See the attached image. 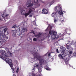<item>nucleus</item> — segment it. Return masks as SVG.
Here are the masks:
<instances>
[{
    "label": "nucleus",
    "instance_id": "27",
    "mask_svg": "<svg viewBox=\"0 0 76 76\" xmlns=\"http://www.w3.org/2000/svg\"><path fill=\"white\" fill-rule=\"evenodd\" d=\"M39 70V72L41 74V72H42V70H41V69H38Z\"/></svg>",
    "mask_w": 76,
    "mask_h": 76
},
{
    "label": "nucleus",
    "instance_id": "52",
    "mask_svg": "<svg viewBox=\"0 0 76 76\" xmlns=\"http://www.w3.org/2000/svg\"><path fill=\"white\" fill-rule=\"evenodd\" d=\"M60 41V40H58V41Z\"/></svg>",
    "mask_w": 76,
    "mask_h": 76
},
{
    "label": "nucleus",
    "instance_id": "29",
    "mask_svg": "<svg viewBox=\"0 0 76 76\" xmlns=\"http://www.w3.org/2000/svg\"><path fill=\"white\" fill-rule=\"evenodd\" d=\"M49 33L50 35H51V34H52V31H49Z\"/></svg>",
    "mask_w": 76,
    "mask_h": 76
},
{
    "label": "nucleus",
    "instance_id": "19",
    "mask_svg": "<svg viewBox=\"0 0 76 76\" xmlns=\"http://www.w3.org/2000/svg\"><path fill=\"white\" fill-rule=\"evenodd\" d=\"M41 33H39V34L36 35V37L37 38H39V37H40V36H41Z\"/></svg>",
    "mask_w": 76,
    "mask_h": 76
},
{
    "label": "nucleus",
    "instance_id": "47",
    "mask_svg": "<svg viewBox=\"0 0 76 76\" xmlns=\"http://www.w3.org/2000/svg\"><path fill=\"white\" fill-rule=\"evenodd\" d=\"M57 53H58V50L57 49Z\"/></svg>",
    "mask_w": 76,
    "mask_h": 76
},
{
    "label": "nucleus",
    "instance_id": "44",
    "mask_svg": "<svg viewBox=\"0 0 76 76\" xmlns=\"http://www.w3.org/2000/svg\"><path fill=\"white\" fill-rule=\"evenodd\" d=\"M33 34H34V35H35V32H34V31H33Z\"/></svg>",
    "mask_w": 76,
    "mask_h": 76
},
{
    "label": "nucleus",
    "instance_id": "31",
    "mask_svg": "<svg viewBox=\"0 0 76 76\" xmlns=\"http://www.w3.org/2000/svg\"><path fill=\"white\" fill-rule=\"evenodd\" d=\"M33 41H37V38H35L33 39Z\"/></svg>",
    "mask_w": 76,
    "mask_h": 76
},
{
    "label": "nucleus",
    "instance_id": "28",
    "mask_svg": "<svg viewBox=\"0 0 76 76\" xmlns=\"http://www.w3.org/2000/svg\"><path fill=\"white\" fill-rule=\"evenodd\" d=\"M48 27H50V29H52V28H53V27L52 26H51V25H50V24L49 25V26Z\"/></svg>",
    "mask_w": 76,
    "mask_h": 76
},
{
    "label": "nucleus",
    "instance_id": "20",
    "mask_svg": "<svg viewBox=\"0 0 76 76\" xmlns=\"http://www.w3.org/2000/svg\"><path fill=\"white\" fill-rule=\"evenodd\" d=\"M68 43L69 44V45H71L72 44V42L71 41H69L68 42Z\"/></svg>",
    "mask_w": 76,
    "mask_h": 76
},
{
    "label": "nucleus",
    "instance_id": "34",
    "mask_svg": "<svg viewBox=\"0 0 76 76\" xmlns=\"http://www.w3.org/2000/svg\"><path fill=\"white\" fill-rule=\"evenodd\" d=\"M9 15V14H6L5 15V17H7Z\"/></svg>",
    "mask_w": 76,
    "mask_h": 76
},
{
    "label": "nucleus",
    "instance_id": "53",
    "mask_svg": "<svg viewBox=\"0 0 76 76\" xmlns=\"http://www.w3.org/2000/svg\"><path fill=\"white\" fill-rule=\"evenodd\" d=\"M69 66H70V65H69Z\"/></svg>",
    "mask_w": 76,
    "mask_h": 76
},
{
    "label": "nucleus",
    "instance_id": "1",
    "mask_svg": "<svg viewBox=\"0 0 76 76\" xmlns=\"http://www.w3.org/2000/svg\"><path fill=\"white\" fill-rule=\"evenodd\" d=\"M33 54L34 57V58H37V60H39V62L40 65H42V64H44V61H45V60L44 59L43 56H41L40 55H39L38 56L35 53L33 52Z\"/></svg>",
    "mask_w": 76,
    "mask_h": 76
},
{
    "label": "nucleus",
    "instance_id": "16",
    "mask_svg": "<svg viewBox=\"0 0 76 76\" xmlns=\"http://www.w3.org/2000/svg\"><path fill=\"white\" fill-rule=\"evenodd\" d=\"M56 1V0H53L52 1H51L50 2H48V4H50V6H51V5H52L53 3L54 2V1Z\"/></svg>",
    "mask_w": 76,
    "mask_h": 76
},
{
    "label": "nucleus",
    "instance_id": "5",
    "mask_svg": "<svg viewBox=\"0 0 76 76\" xmlns=\"http://www.w3.org/2000/svg\"><path fill=\"white\" fill-rule=\"evenodd\" d=\"M61 53L62 54V55L63 56L65 55H67V53L69 52V51L66 49V48L62 46L61 47Z\"/></svg>",
    "mask_w": 76,
    "mask_h": 76
},
{
    "label": "nucleus",
    "instance_id": "45",
    "mask_svg": "<svg viewBox=\"0 0 76 76\" xmlns=\"http://www.w3.org/2000/svg\"><path fill=\"white\" fill-rule=\"evenodd\" d=\"M13 76H16V75H15V74H13Z\"/></svg>",
    "mask_w": 76,
    "mask_h": 76
},
{
    "label": "nucleus",
    "instance_id": "37",
    "mask_svg": "<svg viewBox=\"0 0 76 76\" xmlns=\"http://www.w3.org/2000/svg\"><path fill=\"white\" fill-rule=\"evenodd\" d=\"M16 27V26H14L12 28H15Z\"/></svg>",
    "mask_w": 76,
    "mask_h": 76
},
{
    "label": "nucleus",
    "instance_id": "12",
    "mask_svg": "<svg viewBox=\"0 0 76 76\" xmlns=\"http://www.w3.org/2000/svg\"><path fill=\"white\" fill-rule=\"evenodd\" d=\"M34 5V4L32 3H28V4H27L26 6L27 7H28L29 8V7H32Z\"/></svg>",
    "mask_w": 76,
    "mask_h": 76
},
{
    "label": "nucleus",
    "instance_id": "48",
    "mask_svg": "<svg viewBox=\"0 0 76 76\" xmlns=\"http://www.w3.org/2000/svg\"><path fill=\"white\" fill-rule=\"evenodd\" d=\"M35 69L34 68L32 69L33 70H34Z\"/></svg>",
    "mask_w": 76,
    "mask_h": 76
},
{
    "label": "nucleus",
    "instance_id": "11",
    "mask_svg": "<svg viewBox=\"0 0 76 76\" xmlns=\"http://www.w3.org/2000/svg\"><path fill=\"white\" fill-rule=\"evenodd\" d=\"M61 54H59L58 55V57H60V58H61L62 59H64V58L63 57H65L66 56H67V55H64V56H63V53H61Z\"/></svg>",
    "mask_w": 76,
    "mask_h": 76
},
{
    "label": "nucleus",
    "instance_id": "24",
    "mask_svg": "<svg viewBox=\"0 0 76 76\" xmlns=\"http://www.w3.org/2000/svg\"><path fill=\"white\" fill-rule=\"evenodd\" d=\"M66 48H67V49H68V50H70V48H69V45H66Z\"/></svg>",
    "mask_w": 76,
    "mask_h": 76
},
{
    "label": "nucleus",
    "instance_id": "36",
    "mask_svg": "<svg viewBox=\"0 0 76 76\" xmlns=\"http://www.w3.org/2000/svg\"><path fill=\"white\" fill-rule=\"evenodd\" d=\"M61 22L62 23H63V22H64V20H61Z\"/></svg>",
    "mask_w": 76,
    "mask_h": 76
},
{
    "label": "nucleus",
    "instance_id": "54",
    "mask_svg": "<svg viewBox=\"0 0 76 76\" xmlns=\"http://www.w3.org/2000/svg\"><path fill=\"white\" fill-rule=\"evenodd\" d=\"M18 29L19 30V29Z\"/></svg>",
    "mask_w": 76,
    "mask_h": 76
},
{
    "label": "nucleus",
    "instance_id": "33",
    "mask_svg": "<svg viewBox=\"0 0 76 76\" xmlns=\"http://www.w3.org/2000/svg\"><path fill=\"white\" fill-rule=\"evenodd\" d=\"M33 14L32 13H31V15H29V17H32V15Z\"/></svg>",
    "mask_w": 76,
    "mask_h": 76
},
{
    "label": "nucleus",
    "instance_id": "2",
    "mask_svg": "<svg viewBox=\"0 0 76 76\" xmlns=\"http://www.w3.org/2000/svg\"><path fill=\"white\" fill-rule=\"evenodd\" d=\"M35 10V8H29L28 11V13L25 14V10L22 9L20 10V12L21 15H24L25 18H26L27 16H28L30 13H31V12H32L34 11Z\"/></svg>",
    "mask_w": 76,
    "mask_h": 76
},
{
    "label": "nucleus",
    "instance_id": "39",
    "mask_svg": "<svg viewBox=\"0 0 76 76\" xmlns=\"http://www.w3.org/2000/svg\"><path fill=\"white\" fill-rule=\"evenodd\" d=\"M48 57H50V53H49L48 54Z\"/></svg>",
    "mask_w": 76,
    "mask_h": 76
},
{
    "label": "nucleus",
    "instance_id": "7",
    "mask_svg": "<svg viewBox=\"0 0 76 76\" xmlns=\"http://www.w3.org/2000/svg\"><path fill=\"white\" fill-rule=\"evenodd\" d=\"M12 34L13 37H17V31L16 30H13L12 31Z\"/></svg>",
    "mask_w": 76,
    "mask_h": 76
},
{
    "label": "nucleus",
    "instance_id": "18",
    "mask_svg": "<svg viewBox=\"0 0 76 76\" xmlns=\"http://www.w3.org/2000/svg\"><path fill=\"white\" fill-rule=\"evenodd\" d=\"M58 13L60 15H62L63 13V12L62 10H61V11H58Z\"/></svg>",
    "mask_w": 76,
    "mask_h": 76
},
{
    "label": "nucleus",
    "instance_id": "49",
    "mask_svg": "<svg viewBox=\"0 0 76 76\" xmlns=\"http://www.w3.org/2000/svg\"><path fill=\"white\" fill-rule=\"evenodd\" d=\"M56 52L57 53V49H56Z\"/></svg>",
    "mask_w": 76,
    "mask_h": 76
},
{
    "label": "nucleus",
    "instance_id": "42",
    "mask_svg": "<svg viewBox=\"0 0 76 76\" xmlns=\"http://www.w3.org/2000/svg\"><path fill=\"white\" fill-rule=\"evenodd\" d=\"M12 73H14L15 72V71H14V69H13V70H12Z\"/></svg>",
    "mask_w": 76,
    "mask_h": 76
},
{
    "label": "nucleus",
    "instance_id": "15",
    "mask_svg": "<svg viewBox=\"0 0 76 76\" xmlns=\"http://www.w3.org/2000/svg\"><path fill=\"white\" fill-rule=\"evenodd\" d=\"M7 28H5L4 30V34L5 35H7L8 34V31H7V33L6 34V31H7Z\"/></svg>",
    "mask_w": 76,
    "mask_h": 76
},
{
    "label": "nucleus",
    "instance_id": "38",
    "mask_svg": "<svg viewBox=\"0 0 76 76\" xmlns=\"http://www.w3.org/2000/svg\"><path fill=\"white\" fill-rule=\"evenodd\" d=\"M57 42H56L54 43V45H56H56H57Z\"/></svg>",
    "mask_w": 76,
    "mask_h": 76
},
{
    "label": "nucleus",
    "instance_id": "46",
    "mask_svg": "<svg viewBox=\"0 0 76 76\" xmlns=\"http://www.w3.org/2000/svg\"><path fill=\"white\" fill-rule=\"evenodd\" d=\"M75 45H76V42L75 43Z\"/></svg>",
    "mask_w": 76,
    "mask_h": 76
},
{
    "label": "nucleus",
    "instance_id": "35",
    "mask_svg": "<svg viewBox=\"0 0 76 76\" xmlns=\"http://www.w3.org/2000/svg\"><path fill=\"white\" fill-rule=\"evenodd\" d=\"M12 53H10V56L11 57H12Z\"/></svg>",
    "mask_w": 76,
    "mask_h": 76
},
{
    "label": "nucleus",
    "instance_id": "50",
    "mask_svg": "<svg viewBox=\"0 0 76 76\" xmlns=\"http://www.w3.org/2000/svg\"><path fill=\"white\" fill-rule=\"evenodd\" d=\"M38 65H37V67H38Z\"/></svg>",
    "mask_w": 76,
    "mask_h": 76
},
{
    "label": "nucleus",
    "instance_id": "14",
    "mask_svg": "<svg viewBox=\"0 0 76 76\" xmlns=\"http://www.w3.org/2000/svg\"><path fill=\"white\" fill-rule=\"evenodd\" d=\"M48 12L47 10L45 9H43L42 10V13H44V14H47Z\"/></svg>",
    "mask_w": 76,
    "mask_h": 76
},
{
    "label": "nucleus",
    "instance_id": "21",
    "mask_svg": "<svg viewBox=\"0 0 76 76\" xmlns=\"http://www.w3.org/2000/svg\"><path fill=\"white\" fill-rule=\"evenodd\" d=\"M19 71V68L18 67L17 68V70L16 71V73L18 74V72Z\"/></svg>",
    "mask_w": 76,
    "mask_h": 76
},
{
    "label": "nucleus",
    "instance_id": "41",
    "mask_svg": "<svg viewBox=\"0 0 76 76\" xmlns=\"http://www.w3.org/2000/svg\"><path fill=\"white\" fill-rule=\"evenodd\" d=\"M0 58H3V57L0 55Z\"/></svg>",
    "mask_w": 76,
    "mask_h": 76
},
{
    "label": "nucleus",
    "instance_id": "6",
    "mask_svg": "<svg viewBox=\"0 0 76 76\" xmlns=\"http://www.w3.org/2000/svg\"><path fill=\"white\" fill-rule=\"evenodd\" d=\"M52 33L53 35L51 36V39H52V40L57 39V37H56V34H57V33L56 32L54 31H52Z\"/></svg>",
    "mask_w": 76,
    "mask_h": 76
},
{
    "label": "nucleus",
    "instance_id": "51",
    "mask_svg": "<svg viewBox=\"0 0 76 76\" xmlns=\"http://www.w3.org/2000/svg\"><path fill=\"white\" fill-rule=\"evenodd\" d=\"M39 76H40V75H39Z\"/></svg>",
    "mask_w": 76,
    "mask_h": 76
},
{
    "label": "nucleus",
    "instance_id": "25",
    "mask_svg": "<svg viewBox=\"0 0 76 76\" xmlns=\"http://www.w3.org/2000/svg\"><path fill=\"white\" fill-rule=\"evenodd\" d=\"M65 32H67V31H71V30H70V29H68L67 28H66V29L65 30Z\"/></svg>",
    "mask_w": 76,
    "mask_h": 76
},
{
    "label": "nucleus",
    "instance_id": "13",
    "mask_svg": "<svg viewBox=\"0 0 76 76\" xmlns=\"http://www.w3.org/2000/svg\"><path fill=\"white\" fill-rule=\"evenodd\" d=\"M34 1L35 3H37L36 6L37 7H39L40 6V4H38V0H34Z\"/></svg>",
    "mask_w": 76,
    "mask_h": 76
},
{
    "label": "nucleus",
    "instance_id": "43",
    "mask_svg": "<svg viewBox=\"0 0 76 76\" xmlns=\"http://www.w3.org/2000/svg\"><path fill=\"white\" fill-rule=\"evenodd\" d=\"M69 54H72V52H70V53H69Z\"/></svg>",
    "mask_w": 76,
    "mask_h": 76
},
{
    "label": "nucleus",
    "instance_id": "26",
    "mask_svg": "<svg viewBox=\"0 0 76 76\" xmlns=\"http://www.w3.org/2000/svg\"><path fill=\"white\" fill-rule=\"evenodd\" d=\"M2 18H4L5 17V15H4V13H2Z\"/></svg>",
    "mask_w": 76,
    "mask_h": 76
},
{
    "label": "nucleus",
    "instance_id": "4",
    "mask_svg": "<svg viewBox=\"0 0 76 76\" xmlns=\"http://www.w3.org/2000/svg\"><path fill=\"white\" fill-rule=\"evenodd\" d=\"M6 58L5 59V61L8 63L9 64L11 69L12 70H14V68L13 67V63L12 62V60L11 59L9 58L8 57L5 56Z\"/></svg>",
    "mask_w": 76,
    "mask_h": 76
},
{
    "label": "nucleus",
    "instance_id": "40",
    "mask_svg": "<svg viewBox=\"0 0 76 76\" xmlns=\"http://www.w3.org/2000/svg\"><path fill=\"white\" fill-rule=\"evenodd\" d=\"M6 39H8V37L7 36L5 37Z\"/></svg>",
    "mask_w": 76,
    "mask_h": 76
},
{
    "label": "nucleus",
    "instance_id": "30",
    "mask_svg": "<svg viewBox=\"0 0 76 76\" xmlns=\"http://www.w3.org/2000/svg\"><path fill=\"white\" fill-rule=\"evenodd\" d=\"M5 53H1V54L3 56H5V54H4Z\"/></svg>",
    "mask_w": 76,
    "mask_h": 76
},
{
    "label": "nucleus",
    "instance_id": "32",
    "mask_svg": "<svg viewBox=\"0 0 76 76\" xmlns=\"http://www.w3.org/2000/svg\"><path fill=\"white\" fill-rule=\"evenodd\" d=\"M1 41H2V42H6V40H5V39H4L3 40H1Z\"/></svg>",
    "mask_w": 76,
    "mask_h": 76
},
{
    "label": "nucleus",
    "instance_id": "9",
    "mask_svg": "<svg viewBox=\"0 0 76 76\" xmlns=\"http://www.w3.org/2000/svg\"><path fill=\"white\" fill-rule=\"evenodd\" d=\"M59 37H60V39L59 40H61L62 39H63V37L61 35V34L60 33H59L57 36L58 38H59Z\"/></svg>",
    "mask_w": 76,
    "mask_h": 76
},
{
    "label": "nucleus",
    "instance_id": "17",
    "mask_svg": "<svg viewBox=\"0 0 76 76\" xmlns=\"http://www.w3.org/2000/svg\"><path fill=\"white\" fill-rule=\"evenodd\" d=\"M27 31H28V30H27L26 28H23L21 30L22 32H24L25 31L27 32Z\"/></svg>",
    "mask_w": 76,
    "mask_h": 76
},
{
    "label": "nucleus",
    "instance_id": "22",
    "mask_svg": "<svg viewBox=\"0 0 76 76\" xmlns=\"http://www.w3.org/2000/svg\"><path fill=\"white\" fill-rule=\"evenodd\" d=\"M16 35H17H17H18V36H19V35H20V33L19 32H17V34Z\"/></svg>",
    "mask_w": 76,
    "mask_h": 76
},
{
    "label": "nucleus",
    "instance_id": "23",
    "mask_svg": "<svg viewBox=\"0 0 76 76\" xmlns=\"http://www.w3.org/2000/svg\"><path fill=\"white\" fill-rule=\"evenodd\" d=\"M45 69L47 70H51V69L48 67L46 68Z\"/></svg>",
    "mask_w": 76,
    "mask_h": 76
},
{
    "label": "nucleus",
    "instance_id": "3",
    "mask_svg": "<svg viewBox=\"0 0 76 76\" xmlns=\"http://www.w3.org/2000/svg\"><path fill=\"white\" fill-rule=\"evenodd\" d=\"M55 10L56 11V12H53L52 13V14L51 15V16L54 18V22H57V6H56V7L55 8Z\"/></svg>",
    "mask_w": 76,
    "mask_h": 76
},
{
    "label": "nucleus",
    "instance_id": "10",
    "mask_svg": "<svg viewBox=\"0 0 76 76\" xmlns=\"http://www.w3.org/2000/svg\"><path fill=\"white\" fill-rule=\"evenodd\" d=\"M57 9H58V12L59 11L62 10H61V4H58L57 6Z\"/></svg>",
    "mask_w": 76,
    "mask_h": 76
},
{
    "label": "nucleus",
    "instance_id": "8",
    "mask_svg": "<svg viewBox=\"0 0 76 76\" xmlns=\"http://www.w3.org/2000/svg\"><path fill=\"white\" fill-rule=\"evenodd\" d=\"M3 34V30H1L0 31V40L2 41L3 40V39L1 38V37H3V36L2 35Z\"/></svg>",
    "mask_w": 76,
    "mask_h": 76
}]
</instances>
